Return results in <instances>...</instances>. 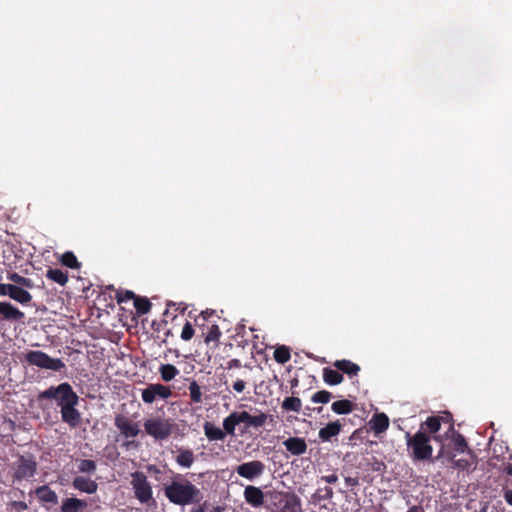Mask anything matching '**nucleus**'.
Instances as JSON below:
<instances>
[{
  "mask_svg": "<svg viewBox=\"0 0 512 512\" xmlns=\"http://www.w3.org/2000/svg\"><path fill=\"white\" fill-rule=\"evenodd\" d=\"M162 490L167 500L176 506L199 504L204 499L203 492L181 474H176L169 484L163 486Z\"/></svg>",
  "mask_w": 512,
  "mask_h": 512,
  "instance_id": "nucleus-1",
  "label": "nucleus"
},
{
  "mask_svg": "<svg viewBox=\"0 0 512 512\" xmlns=\"http://www.w3.org/2000/svg\"><path fill=\"white\" fill-rule=\"evenodd\" d=\"M257 412L256 415H251L247 411H234L223 419V427L230 436H235L237 427L241 434L248 432L250 428H261L269 416L259 410Z\"/></svg>",
  "mask_w": 512,
  "mask_h": 512,
  "instance_id": "nucleus-2",
  "label": "nucleus"
},
{
  "mask_svg": "<svg viewBox=\"0 0 512 512\" xmlns=\"http://www.w3.org/2000/svg\"><path fill=\"white\" fill-rule=\"evenodd\" d=\"M405 438L407 448L411 451L410 456L414 461H426L431 459L433 447L430 444V435L419 430L414 435L406 432Z\"/></svg>",
  "mask_w": 512,
  "mask_h": 512,
  "instance_id": "nucleus-3",
  "label": "nucleus"
},
{
  "mask_svg": "<svg viewBox=\"0 0 512 512\" xmlns=\"http://www.w3.org/2000/svg\"><path fill=\"white\" fill-rule=\"evenodd\" d=\"M77 399H79V396L68 382L60 383L57 386H50L46 390L41 391L37 396L39 402L42 400H55L60 409L65 405L76 402Z\"/></svg>",
  "mask_w": 512,
  "mask_h": 512,
  "instance_id": "nucleus-4",
  "label": "nucleus"
},
{
  "mask_svg": "<svg viewBox=\"0 0 512 512\" xmlns=\"http://www.w3.org/2000/svg\"><path fill=\"white\" fill-rule=\"evenodd\" d=\"M176 424L170 418L152 417L144 422V430L147 435L156 441L168 439L174 432Z\"/></svg>",
  "mask_w": 512,
  "mask_h": 512,
  "instance_id": "nucleus-5",
  "label": "nucleus"
},
{
  "mask_svg": "<svg viewBox=\"0 0 512 512\" xmlns=\"http://www.w3.org/2000/svg\"><path fill=\"white\" fill-rule=\"evenodd\" d=\"M132 490L134 497L141 503L147 506L156 505V500L153 497V489L151 483L148 481L147 476L142 471H135L131 473Z\"/></svg>",
  "mask_w": 512,
  "mask_h": 512,
  "instance_id": "nucleus-6",
  "label": "nucleus"
},
{
  "mask_svg": "<svg viewBox=\"0 0 512 512\" xmlns=\"http://www.w3.org/2000/svg\"><path fill=\"white\" fill-rule=\"evenodd\" d=\"M25 361L32 366L52 371H61L65 363L60 358H52L40 350L28 351L24 356Z\"/></svg>",
  "mask_w": 512,
  "mask_h": 512,
  "instance_id": "nucleus-7",
  "label": "nucleus"
},
{
  "mask_svg": "<svg viewBox=\"0 0 512 512\" xmlns=\"http://www.w3.org/2000/svg\"><path fill=\"white\" fill-rule=\"evenodd\" d=\"M171 396V388L161 383L148 384L141 390V398L145 404H152L158 399L166 400Z\"/></svg>",
  "mask_w": 512,
  "mask_h": 512,
  "instance_id": "nucleus-8",
  "label": "nucleus"
},
{
  "mask_svg": "<svg viewBox=\"0 0 512 512\" xmlns=\"http://www.w3.org/2000/svg\"><path fill=\"white\" fill-rule=\"evenodd\" d=\"M37 469V463L32 456L25 457L19 456L18 460L14 464V480L21 481L34 476Z\"/></svg>",
  "mask_w": 512,
  "mask_h": 512,
  "instance_id": "nucleus-9",
  "label": "nucleus"
},
{
  "mask_svg": "<svg viewBox=\"0 0 512 512\" xmlns=\"http://www.w3.org/2000/svg\"><path fill=\"white\" fill-rule=\"evenodd\" d=\"M114 425L125 438H135L140 433L139 424L133 422L128 416L116 414L114 417Z\"/></svg>",
  "mask_w": 512,
  "mask_h": 512,
  "instance_id": "nucleus-10",
  "label": "nucleus"
},
{
  "mask_svg": "<svg viewBox=\"0 0 512 512\" xmlns=\"http://www.w3.org/2000/svg\"><path fill=\"white\" fill-rule=\"evenodd\" d=\"M0 295L9 296L11 299L22 305L28 304L32 300L30 292L25 290L23 287H19L14 284L1 283Z\"/></svg>",
  "mask_w": 512,
  "mask_h": 512,
  "instance_id": "nucleus-11",
  "label": "nucleus"
},
{
  "mask_svg": "<svg viewBox=\"0 0 512 512\" xmlns=\"http://www.w3.org/2000/svg\"><path fill=\"white\" fill-rule=\"evenodd\" d=\"M235 471L239 476L245 479L254 480L264 473L265 465L259 460H253L238 465Z\"/></svg>",
  "mask_w": 512,
  "mask_h": 512,
  "instance_id": "nucleus-12",
  "label": "nucleus"
},
{
  "mask_svg": "<svg viewBox=\"0 0 512 512\" xmlns=\"http://www.w3.org/2000/svg\"><path fill=\"white\" fill-rule=\"evenodd\" d=\"M78 404L79 399L60 409L62 421L68 424L70 428H77L81 423V413L77 409Z\"/></svg>",
  "mask_w": 512,
  "mask_h": 512,
  "instance_id": "nucleus-13",
  "label": "nucleus"
},
{
  "mask_svg": "<svg viewBox=\"0 0 512 512\" xmlns=\"http://www.w3.org/2000/svg\"><path fill=\"white\" fill-rule=\"evenodd\" d=\"M243 496L246 503L254 508H259L264 504L265 495L259 487L247 485L244 489Z\"/></svg>",
  "mask_w": 512,
  "mask_h": 512,
  "instance_id": "nucleus-14",
  "label": "nucleus"
},
{
  "mask_svg": "<svg viewBox=\"0 0 512 512\" xmlns=\"http://www.w3.org/2000/svg\"><path fill=\"white\" fill-rule=\"evenodd\" d=\"M24 317L25 314L10 302L0 301V321L6 320L11 322H20Z\"/></svg>",
  "mask_w": 512,
  "mask_h": 512,
  "instance_id": "nucleus-15",
  "label": "nucleus"
},
{
  "mask_svg": "<svg viewBox=\"0 0 512 512\" xmlns=\"http://www.w3.org/2000/svg\"><path fill=\"white\" fill-rule=\"evenodd\" d=\"M283 445L294 456L303 455L307 451V443L305 439L300 437H289L283 442Z\"/></svg>",
  "mask_w": 512,
  "mask_h": 512,
  "instance_id": "nucleus-16",
  "label": "nucleus"
},
{
  "mask_svg": "<svg viewBox=\"0 0 512 512\" xmlns=\"http://www.w3.org/2000/svg\"><path fill=\"white\" fill-rule=\"evenodd\" d=\"M280 508L278 512H300L301 501L298 496L294 494H287L284 497L280 495L279 500Z\"/></svg>",
  "mask_w": 512,
  "mask_h": 512,
  "instance_id": "nucleus-17",
  "label": "nucleus"
},
{
  "mask_svg": "<svg viewBox=\"0 0 512 512\" xmlns=\"http://www.w3.org/2000/svg\"><path fill=\"white\" fill-rule=\"evenodd\" d=\"M203 430L209 441H224L226 436L229 435L224 428L221 429L210 421L203 424Z\"/></svg>",
  "mask_w": 512,
  "mask_h": 512,
  "instance_id": "nucleus-18",
  "label": "nucleus"
},
{
  "mask_svg": "<svg viewBox=\"0 0 512 512\" xmlns=\"http://www.w3.org/2000/svg\"><path fill=\"white\" fill-rule=\"evenodd\" d=\"M72 486L80 491L87 494H94L98 489V484L91 479L83 476H77L73 479Z\"/></svg>",
  "mask_w": 512,
  "mask_h": 512,
  "instance_id": "nucleus-19",
  "label": "nucleus"
},
{
  "mask_svg": "<svg viewBox=\"0 0 512 512\" xmlns=\"http://www.w3.org/2000/svg\"><path fill=\"white\" fill-rule=\"evenodd\" d=\"M449 432H452L451 440L455 451L459 453L468 452L469 454H472V450L469 448L465 437L454 430L453 422L450 423Z\"/></svg>",
  "mask_w": 512,
  "mask_h": 512,
  "instance_id": "nucleus-20",
  "label": "nucleus"
},
{
  "mask_svg": "<svg viewBox=\"0 0 512 512\" xmlns=\"http://www.w3.org/2000/svg\"><path fill=\"white\" fill-rule=\"evenodd\" d=\"M371 430L376 434L385 432L389 427V418L385 413H376L369 422Z\"/></svg>",
  "mask_w": 512,
  "mask_h": 512,
  "instance_id": "nucleus-21",
  "label": "nucleus"
},
{
  "mask_svg": "<svg viewBox=\"0 0 512 512\" xmlns=\"http://www.w3.org/2000/svg\"><path fill=\"white\" fill-rule=\"evenodd\" d=\"M34 493L40 502L51 503L53 505L58 503V496L56 492L52 490L48 485L37 487Z\"/></svg>",
  "mask_w": 512,
  "mask_h": 512,
  "instance_id": "nucleus-22",
  "label": "nucleus"
},
{
  "mask_svg": "<svg viewBox=\"0 0 512 512\" xmlns=\"http://www.w3.org/2000/svg\"><path fill=\"white\" fill-rule=\"evenodd\" d=\"M88 506L87 502L75 497L66 498L62 501L61 512H83Z\"/></svg>",
  "mask_w": 512,
  "mask_h": 512,
  "instance_id": "nucleus-23",
  "label": "nucleus"
},
{
  "mask_svg": "<svg viewBox=\"0 0 512 512\" xmlns=\"http://www.w3.org/2000/svg\"><path fill=\"white\" fill-rule=\"evenodd\" d=\"M195 454L191 449L179 448L175 462L183 468H190L195 462Z\"/></svg>",
  "mask_w": 512,
  "mask_h": 512,
  "instance_id": "nucleus-24",
  "label": "nucleus"
},
{
  "mask_svg": "<svg viewBox=\"0 0 512 512\" xmlns=\"http://www.w3.org/2000/svg\"><path fill=\"white\" fill-rule=\"evenodd\" d=\"M333 366L350 377L357 375L360 371V366L348 359L336 360Z\"/></svg>",
  "mask_w": 512,
  "mask_h": 512,
  "instance_id": "nucleus-25",
  "label": "nucleus"
},
{
  "mask_svg": "<svg viewBox=\"0 0 512 512\" xmlns=\"http://www.w3.org/2000/svg\"><path fill=\"white\" fill-rule=\"evenodd\" d=\"M442 421H447L449 423L452 422L450 415H447L446 417L430 416L421 424V429L425 426L429 433L436 434L441 428Z\"/></svg>",
  "mask_w": 512,
  "mask_h": 512,
  "instance_id": "nucleus-26",
  "label": "nucleus"
},
{
  "mask_svg": "<svg viewBox=\"0 0 512 512\" xmlns=\"http://www.w3.org/2000/svg\"><path fill=\"white\" fill-rule=\"evenodd\" d=\"M341 431L339 421L330 422L319 430V438L322 441H329L332 437L337 436Z\"/></svg>",
  "mask_w": 512,
  "mask_h": 512,
  "instance_id": "nucleus-27",
  "label": "nucleus"
},
{
  "mask_svg": "<svg viewBox=\"0 0 512 512\" xmlns=\"http://www.w3.org/2000/svg\"><path fill=\"white\" fill-rule=\"evenodd\" d=\"M322 376L323 381L330 386L338 385L342 383V381L344 380L343 375L340 373L338 369H332L329 367L323 368Z\"/></svg>",
  "mask_w": 512,
  "mask_h": 512,
  "instance_id": "nucleus-28",
  "label": "nucleus"
},
{
  "mask_svg": "<svg viewBox=\"0 0 512 512\" xmlns=\"http://www.w3.org/2000/svg\"><path fill=\"white\" fill-rule=\"evenodd\" d=\"M331 409L334 413L339 415L349 414L354 409V403L347 399L338 400L332 403Z\"/></svg>",
  "mask_w": 512,
  "mask_h": 512,
  "instance_id": "nucleus-29",
  "label": "nucleus"
},
{
  "mask_svg": "<svg viewBox=\"0 0 512 512\" xmlns=\"http://www.w3.org/2000/svg\"><path fill=\"white\" fill-rule=\"evenodd\" d=\"M46 277L61 286L68 282V273L58 268H49L46 271Z\"/></svg>",
  "mask_w": 512,
  "mask_h": 512,
  "instance_id": "nucleus-30",
  "label": "nucleus"
},
{
  "mask_svg": "<svg viewBox=\"0 0 512 512\" xmlns=\"http://www.w3.org/2000/svg\"><path fill=\"white\" fill-rule=\"evenodd\" d=\"M281 408L283 411H286V412L291 411V412L299 413L302 408V401L299 397H295V396L286 397L281 404Z\"/></svg>",
  "mask_w": 512,
  "mask_h": 512,
  "instance_id": "nucleus-31",
  "label": "nucleus"
},
{
  "mask_svg": "<svg viewBox=\"0 0 512 512\" xmlns=\"http://www.w3.org/2000/svg\"><path fill=\"white\" fill-rule=\"evenodd\" d=\"M159 373L164 382H170L179 374V370L172 364H162Z\"/></svg>",
  "mask_w": 512,
  "mask_h": 512,
  "instance_id": "nucleus-32",
  "label": "nucleus"
},
{
  "mask_svg": "<svg viewBox=\"0 0 512 512\" xmlns=\"http://www.w3.org/2000/svg\"><path fill=\"white\" fill-rule=\"evenodd\" d=\"M273 357L279 364H285L291 358L290 349L286 346H279L274 350Z\"/></svg>",
  "mask_w": 512,
  "mask_h": 512,
  "instance_id": "nucleus-33",
  "label": "nucleus"
},
{
  "mask_svg": "<svg viewBox=\"0 0 512 512\" xmlns=\"http://www.w3.org/2000/svg\"><path fill=\"white\" fill-rule=\"evenodd\" d=\"M134 307L139 315L147 314L151 309V302L146 297L135 298Z\"/></svg>",
  "mask_w": 512,
  "mask_h": 512,
  "instance_id": "nucleus-34",
  "label": "nucleus"
},
{
  "mask_svg": "<svg viewBox=\"0 0 512 512\" xmlns=\"http://www.w3.org/2000/svg\"><path fill=\"white\" fill-rule=\"evenodd\" d=\"M221 336V331L219 326L215 323H211L207 325V333L205 335L204 341L206 343L217 342Z\"/></svg>",
  "mask_w": 512,
  "mask_h": 512,
  "instance_id": "nucleus-35",
  "label": "nucleus"
},
{
  "mask_svg": "<svg viewBox=\"0 0 512 512\" xmlns=\"http://www.w3.org/2000/svg\"><path fill=\"white\" fill-rule=\"evenodd\" d=\"M8 279L15 283L19 287L32 288L33 282L30 278H26L18 273H11L8 275Z\"/></svg>",
  "mask_w": 512,
  "mask_h": 512,
  "instance_id": "nucleus-36",
  "label": "nucleus"
},
{
  "mask_svg": "<svg viewBox=\"0 0 512 512\" xmlns=\"http://www.w3.org/2000/svg\"><path fill=\"white\" fill-rule=\"evenodd\" d=\"M61 263L71 269H78L80 267V263L78 262L76 256L73 252L67 251L65 252L60 259Z\"/></svg>",
  "mask_w": 512,
  "mask_h": 512,
  "instance_id": "nucleus-37",
  "label": "nucleus"
},
{
  "mask_svg": "<svg viewBox=\"0 0 512 512\" xmlns=\"http://www.w3.org/2000/svg\"><path fill=\"white\" fill-rule=\"evenodd\" d=\"M188 389H189L190 399H191V401L193 403H200V402H202L201 387L199 386V384L195 380L190 382Z\"/></svg>",
  "mask_w": 512,
  "mask_h": 512,
  "instance_id": "nucleus-38",
  "label": "nucleus"
},
{
  "mask_svg": "<svg viewBox=\"0 0 512 512\" xmlns=\"http://www.w3.org/2000/svg\"><path fill=\"white\" fill-rule=\"evenodd\" d=\"M332 393L327 390H321L314 393L311 397V401L313 403H322L326 404L328 403L332 398Z\"/></svg>",
  "mask_w": 512,
  "mask_h": 512,
  "instance_id": "nucleus-39",
  "label": "nucleus"
},
{
  "mask_svg": "<svg viewBox=\"0 0 512 512\" xmlns=\"http://www.w3.org/2000/svg\"><path fill=\"white\" fill-rule=\"evenodd\" d=\"M96 462L89 459H83L78 465V470L81 473H94L96 471Z\"/></svg>",
  "mask_w": 512,
  "mask_h": 512,
  "instance_id": "nucleus-40",
  "label": "nucleus"
},
{
  "mask_svg": "<svg viewBox=\"0 0 512 512\" xmlns=\"http://www.w3.org/2000/svg\"><path fill=\"white\" fill-rule=\"evenodd\" d=\"M135 298H137V296L135 295V293L133 291H130V290L118 291L116 293V299H117L118 303H123V302L129 301V300L135 301Z\"/></svg>",
  "mask_w": 512,
  "mask_h": 512,
  "instance_id": "nucleus-41",
  "label": "nucleus"
},
{
  "mask_svg": "<svg viewBox=\"0 0 512 512\" xmlns=\"http://www.w3.org/2000/svg\"><path fill=\"white\" fill-rule=\"evenodd\" d=\"M194 328L192 326V324L190 322H186L183 329H182V332H181V339L184 340V341H189L192 339V337L194 336Z\"/></svg>",
  "mask_w": 512,
  "mask_h": 512,
  "instance_id": "nucleus-42",
  "label": "nucleus"
},
{
  "mask_svg": "<svg viewBox=\"0 0 512 512\" xmlns=\"http://www.w3.org/2000/svg\"><path fill=\"white\" fill-rule=\"evenodd\" d=\"M215 315V311L214 310H206V311H202L200 316L196 319V322L198 324V326L200 327H204L205 326V322H208L209 319Z\"/></svg>",
  "mask_w": 512,
  "mask_h": 512,
  "instance_id": "nucleus-43",
  "label": "nucleus"
},
{
  "mask_svg": "<svg viewBox=\"0 0 512 512\" xmlns=\"http://www.w3.org/2000/svg\"><path fill=\"white\" fill-rule=\"evenodd\" d=\"M454 458H455L454 454L449 455V459L453 462L454 467L464 470L470 466V462L467 459L454 460Z\"/></svg>",
  "mask_w": 512,
  "mask_h": 512,
  "instance_id": "nucleus-44",
  "label": "nucleus"
},
{
  "mask_svg": "<svg viewBox=\"0 0 512 512\" xmlns=\"http://www.w3.org/2000/svg\"><path fill=\"white\" fill-rule=\"evenodd\" d=\"M319 498L322 499V500H331L334 496V492L332 490V488L330 487H325L324 489H319L318 490V493H322Z\"/></svg>",
  "mask_w": 512,
  "mask_h": 512,
  "instance_id": "nucleus-45",
  "label": "nucleus"
},
{
  "mask_svg": "<svg viewBox=\"0 0 512 512\" xmlns=\"http://www.w3.org/2000/svg\"><path fill=\"white\" fill-rule=\"evenodd\" d=\"M361 435H362V430L356 429L349 437V445H355L357 440H361V438H362Z\"/></svg>",
  "mask_w": 512,
  "mask_h": 512,
  "instance_id": "nucleus-46",
  "label": "nucleus"
},
{
  "mask_svg": "<svg viewBox=\"0 0 512 512\" xmlns=\"http://www.w3.org/2000/svg\"><path fill=\"white\" fill-rule=\"evenodd\" d=\"M245 387H246V382L244 380L238 379L233 383V389L237 393H242L244 391Z\"/></svg>",
  "mask_w": 512,
  "mask_h": 512,
  "instance_id": "nucleus-47",
  "label": "nucleus"
},
{
  "mask_svg": "<svg viewBox=\"0 0 512 512\" xmlns=\"http://www.w3.org/2000/svg\"><path fill=\"white\" fill-rule=\"evenodd\" d=\"M11 506H12V508L16 509L18 512L25 511L28 509L27 503L23 502V501H13L11 503Z\"/></svg>",
  "mask_w": 512,
  "mask_h": 512,
  "instance_id": "nucleus-48",
  "label": "nucleus"
},
{
  "mask_svg": "<svg viewBox=\"0 0 512 512\" xmlns=\"http://www.w3.org/2000/svg\"><path fill=\"white\" fill-rule=\"evenodd\" d=\"M345 484L348 487H356L359 485V478L358 477H350L347 476L344 478Z\"/></svg>",
  "mask_w": 512,
  "mask_h": 512,
  "instance_id": "nucleus-49",
  "label": "nucleus"
},
{
  "mask_svg": "<svg viewBox=\"0 0 512 512\" xmlns=\"http://www.w3.org/2000/svg\"><path fill=\"white\" fill-rule=\"evenodd\" d=\"M193 507L189 510V512H205V508L207 505V501H202L199 504H192Z\"/></svg>",
  "mask_w": 512,
  "mask_h": 512,
  "instance_id": "nucleus-50",
  "label": "nucleus"
},
{
  "mask_svg": "<svg viewBox=\"0 0 512 512\" xmlns=\"http://www.w3.org/2000/svg\"><path fill=\"white\" fill-rule=\"evenodd\" d=\"M321 480L328 483V484H334L338 480V476L335 473H332L330 475H325L321 477Z\"/></svg>",
  "mask_w": 512,
  "mask_h": 512,
  "instance_id": "nucleus-51",
  "label": "nucleus"
},
{
  "mask_svg": "<svg viewBox=\"0 0 512 512\" xmlns=\"http://www.w3.org/2000/svg\"><path fill=\"white\" fill-rule=\"evenodd\" d=\"M147 471L149 473H151V474H156V475L162 473L161 469L158 466L154 465V464L148 465L147 466Z\"/></svg>",
  "mask_w": 512,
  "mask_h": 512,
  "instance_id": "nucleus-52",
  "label": "nucleus"
},
{
  "mask_svg": "<svg viewBox=\"0 0 512 512\" xmlns=\"http://www.w3.org/2000/svg\"><path fill=\"white\" fill-rule=\"evenodd\" d=\"M503 497H504L505 501H506L510 506H512V490H511V489H506V490L504 491Z\"/></svg>",
  "mask_w": 512,
  "mask_h": 512,
  "instance_id": "nucleus-53",
  "label": "nucleus"
},
{
  "mask_svg": "<svg viewBox=\"0 0 512 512\" xmlns=\"http://www.w3.org/2000/svg\"><path fill=\"white\" fill-rule=\"evenodd\" d=\"M241 367V361L239 359H231L228 362V368H240Z\"/></svg>",
  "mask_w": 512,
  "mask_h": 512,
  "instance_id": "nucleus-54",
  "label": "nucleus"
},
{
  "mask_svg": "<svg viewBox=\"0 0 512 512\" xmlns=\"http://www.w3.org/2000/svg\"><path fill=\"white\" fill-rule=\"evenodd\" d=\"M374 459V463H373V470L375 471H381V468L382 467H385L384 463L381 462V461H378L376 458H373Z\"/></svg>",
  "mask_w": 512,
  "mask_h": 512,
  "instance_id": "nucleus-55",
  "label": "nucleus"
},
{
  "mask_svg": "<svg viewBox=\"0 0 512 512\" xmlns=\"http://www.w3.org/2000/svg\"><path fill=\"white\" fill-rule=\"evenodd\" d=\"M407 512H424V509L420 505H413L407 510Z\"/></svg>",
  "mask_w": 512,
  "mask_h": 512,
  "instance_id": "nucleus-56",
  "label": "nucleus"
},
{
  "mask_svg": "<svg viewBox=\"0 0 512 512\" xmlns=\"http://www.w3.org/2000/svg\"><path fill=\"white\" fill-rule=\"evenodd\" d=\"M504 472L509 475V476H512V464H508L507 466H505L504 468Z\"/></svg>",
  "mask_w": 512,
  "mask_h": 512,
  "instance_id": "nucleus-57",
  "label": "nucleus"
},
{
  "mask_svg": "<svg viewBox=\"0 0 512 512\" xmlns=\"http://www.w3.org/2000/svg\"><path fill=\"white\" fill-rule=\"evenodd\" d=\"M433 439H434V440H436V441H441V436H437V435H435V436L433 437Z\"/></svg>",
  "mask_w": 512,
  "mask_h": 512,
  "instance_id": "nucleus-58",
  "label": "nucleus"
}]
</instances>
